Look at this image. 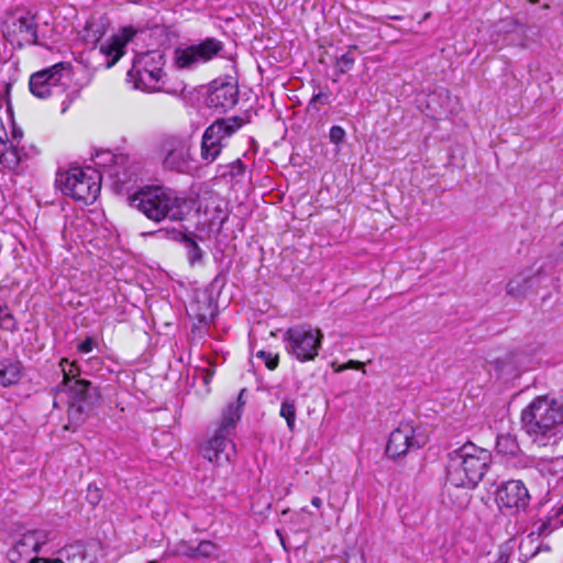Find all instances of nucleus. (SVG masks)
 Returning a JSON list of instances; mask_svg holds the SVG:
<instances>
[{
  "label": "nucleus",
  "mask_w": 563,
  "mask_h": 563,
  "mask_svg": "<svg viewBox=\"0 0 563 563\" xmlns=\"http://www.w3.org/2000/svg\"><path fill=\"white\" fill-rule=\"evenodd\" d=\"M130 205L140 210L147 219L159 222L164 219L180 221L201 203L166 187L152 186L137 190L130 198Z\"/></svg>",
  "instance_id": "obj_1"
},
{
  "label": "nucleus",
  "mask_w": 563,
  "mask_h": 563,
  "mask_svg": "<svg viewBox=\"0 0 563 563\" xmlns=\"http://www.w3.org/2000/svg\"><path fill=\"white\" fill-rule=\"evenodd\" d=\"M520 420L538 446L554 444L563 437V404L549 396L536 397L522 409Z\"/></svg>",
  "instance_id": "obj_2"
},
{
  "label": "nucleus",
  "mask_w": 563,
  "mask_h": 563,
  "mask_svg": "<svg viewBox=\"0 0 563 563\" xmlns=\"http://www.w3.org/2000/svg\"><path fill=\"white\" fill-rule=\"evenodd\" d=\"M492 453L466 442L448 455L446 479L455 486L474 489L492 465Z\"/></svg>",
  "instance_id": "obj_3"
},
{
  "label": "nucleus",
  "mask_w": 563,
  "mask_h": 563,
  "mask_svg": "<svg viewBox=\"0 0 563 563\" xmlns=\"http://www.w3.org/2000/svg\"><path fill=\"white\" fill-rule=\"evenodd\" d=\"M166 64L165 54L162 51H148L137 55L132 68L128 71V80L134 84V88L148 92L164 91L173 96H181L186 85L179 82L174 87L167 85V74L164 70Z\"/></svg>",
  "instance_id": "obj_4"
},
{
  "label": "nucleus",
  "mask_w": 563,
  "mask_h": 563,
  "mask_svg": "<svg viewBox=\"0 0 563 563\" xmlns=\"http://www.w3.org/2000/svg\"><path fill=\"white\" fill-rule=\"evenodd\" d=\"M241 418L239 405L231 404L223 411L221 422L212 438L200 449L201 455L211 463L223 465L230 463L235 456V444L231 435L234 432L235 423Z\"/></svg>",
  "instance_id": "obj_5"
},
{
  "label": "nucleus",
  "mask_w": 563,
  "mask_h": 563,
  "mask_svg": "<svg viewBox=\"0 0 563 563\" xmlns=\"http://www.w3.org/2000/svg\"><path fill=\"white\" fill-rule=\"evenodd\" d=\"M102 175L96 170H84L80 167H71L66 172H58L55 186L65 195L76 201L92 203L100 192Z\"/></svg>",
  "instance_id": "obj_6"
},
{
  "label": "nucleus",
  "mask_w": 563,
  "mask_h": 563,
  "mask_svg": "<svg viewBox=\"0 0 563 563\" xmlns=\"http://www.w3.org/2000/svg\"><path fill=\"white\" fill-rule=\"evenodd\" d=\"M286 351L297 361L305 363L313 361L322 345L323 333L310 324H298L284 333Z\"/></svg>",
  "instance_id": "obj_7"
},
{
  "label": "nucleus",
  "mask_w": 563,
  "mask_h": 563,
  "mask_svg": "<svg viewBox=\"0 0 563 563\" xmlns=\"http://www.w3.org/2000/svg\"><path fill=\"white\" fill-rule=\"evenodd\" d=\"M70 63L60 62L31 75L29 87L38 99L60 97L70 81Z\"/></svg>",
  "instance_id": "obj_8"
},
{
  "label": "nucleus",
  "mask_w": 563,
  "mask_h": 563,
  "mask_svg": "<svg viewBox=\"0 0 563 563\" xmlns=\"http://www.w3.org/2000/svg\"><path fill=\"white\" fill-rule=\"evenodd\" d=\"M241 117L218 119L203 132L201 139L200 156L206 164L213 163L225 146L224 141L231 137L242 125Z\"/></svg>",
  "instance_id": "obj_9"
},
{
  "label": "nucleus",
  "mask_w": 563,
  "mask_h": 563,
  "mask_svg": "<svg viewBox=\"0 0 563 563\" xmlns=\"http://www.w3.org/2000/svg\"><path fill=\"white\" fill-rule=\"evenodd\" d=\"M224 44L216 37H206L198 43L177 46L173 54V64L180 70L196 69L200 64H206L220 56Z\"/></svg>",
  "instance_id": "obj_10"
},
{
  "label": "nucleus",
  "mask_w": 563,
  "mask_h": 563,
  "mask_svg": "<svg viewBox=\"0 0 563 563\" xmlns=\"http://www.w3.org/2000/svg\"><path fill=\"white\" fill-rule=\"evenodd\" d=\"M100 394L98 388L92 387L86 379H76L69 386L68 418L69 422L79 426L89 416L98 402Z\"/></svg>",
  "instance_id": "obj_11"
},
{
  "label": "nucleus",
  "mask_w": 563,
  "mask_h": 563,
  "mask_svg": "<svg viewBox=\"0 0 563 563\" xmlns=\"http://www.w3.org/2000/svg\"><path fill=\"white\" fill-rule=\"evenodd\" d=\"M427 440V435L419 427L411 422H400L389 435L386 454L393 459L404 456L422 448Z\"/></svg>",
  "instance_id": "obj_12"
},
{
  "label": "nucleus",
  "mask_w": 563,
  "mask_h": 563,
  "mask_svg": "<svg viewBox=\"0 0 563 563\" xmlns=\"http://www.w3.org/2000/svg\"><path fill=\"white\" fill-rule=\"evenodd\" d=\"M495 500L499 509L515 514L528 507L530 495L522 481L510 479L498 486Z\"/></svg>",
  "instance_id": "obj_13"
},
{
  "label": "nucleus",
  "mask_w": 563,
  "mask_h": 563,
  "mask_svg": "<svg viewBox=\"0 0 563 563\" xmlns=\"http://www.w3.org/2000/svg\"><path fill=\"white\" fill-rule=\"evenodd\" d=\"M239 100V88L231 79L218 78L209 84L206 104L218 112L231 110Z\"/></svg>",
  "instance_id": "obj_14"
},
{
  "label": "nucleus",
  "mask_w": 563,
  "mask_h": 563,
  "mask_svg": "<svg viewBox=\"0 0 563 563\" xmlns=\"http://www.w3.org/2000/svg\"><path fill=\"white\" fill-rule=\"evenodd\" d=\"M44 543L45 536L42 531H26L14 541L7 558L10 563H32L35 560L32 555L38 552Z\"/></svg>",
  "instance_id": "obj_15"
},
{
  "label": "nucleus",
  "mask_w": 563,
  "mask_h": 563,
  "mask_svg": "<svg viewBox=\"0 0 563 563\" xmlns=\"http://www.w3.org/2000/svg\"><path fill=\"white\" fill-rule=\"evenodd\" d=\"M136 31L132 26H124L118 34L100 45V53L107 57V68L112 67L124 54L125 45L133 40Z\"/></svg>",
  "instance_id": "obj_16"
},
{
  "label": "nucleus",
  "mask_w": 563,
  "mask_h": 563,
  "mask_svg": "<svg viewBox=\"0 0 563 563\" xmlns=\"http://www.w3.org/2000/svg\"><path fill=\"white\" fill-rule=\"evenodd\" d=\"M38 24L34 15L30 13L20 16H13L7 24V33L19 37V44L25 42L31 45H38L37 35Z\"/></svg>",
  "instance_id": "obj_17"
},
{
  "label": "nucleus",
  "mask_w": 563,
  "mask_h": 563,
  "mask_svg": "<svg viewBox=\"0 0 563 563\" xmlns=\"http://www.w3.org/2000/svg\"><path fill=\"white\" fill-rule=\"evenodd\" d=\"M166 155L163 165L166 169L184 173L189 167L188 156L189 148L186 144L178 139H170L166 141Z\"/></svg>",
  "instance_id": "obj_18"
},
{
  "label": "nucleus",
  "mask_w": 563,
  "mask_h": 563,
  "mask_svg": "<svg viewBox=\"0 0 563 563\" xmlns=\"http://www.w3.org/2000/svg\"><path fill=\"white\" fill-rule=\"evenodd\" d=\"M563 526V503L552 507L550 512L544 517L537 519L532 523L531 532L528 538L537 536L538 538L548 537L554 530Z\"/></svg>",
  "instance_id": "obj_19"
},
{
  "label": "nucleus",
  "mask_w": 563,
  "mask_h": 563,
  "mask_svg": "<svg viewBox=\"0 0 563 563\" xmlns=\"http://www.w3.org/2000/svg\"><path fill=\"white\" fill-rule=\"evenodd\" d=\"M108 177L112 180L117 191H129L137 180V167L130 165H117L108 170Z\"/></svg>",
  "instance_id": "obj_20"
},
{
  "label": "nucleus",
  "mask_w": 563,
  "mask_h": 563,
  "mask_svg": "<svg viewBox=\"0 0 563 563\" xmlns=\"http://www.w3.org/2000/svg\"><path fill=\"white\" fill-rule=\"evenodd\" d=\"M62 563H96L97 556L90 554L82 543L66 545L59 551Z\"/></svg>",
  "instance_id": "obj_21"
},
{
  "label": "nucleus",
  "mask_w": 563,
  "mask_h": 563,
  "mask_svg": "<svg viewBox=\"0 0 563 563\" xmlns=\"http://www.w3.org/2000/svg\"><path fill=\"white\" fill-rule=\"evenodd\" d=\"M22 365L19 361L3 360L0 362V386L9 387L21 379Z\"/></svg>",
  "instance_id": "obj_22"
},
{
  "label": "nucleus",
  "mask_w": 563,
  "mask_h": 563,
  "mask_svg": "<svg viewBox=\"0 0 563 563\" xmlns=\"http://www.w3.org/2000/svg\"><path fill=\"white\" fill-rule=\"evenodd\" d=\"M203 214L205 223H208L210 229L221 228L228 219L227 211L219 203L214 205V202L206 203Z\"/></svg>",
  "instance_id": "obj_23"
},
{
  "label": "nucleus",
  "mask_w": 563,
  "mask_h": 563,
  "mask_svg": "<svg viewBox=\"0 0 563 563\" xmlns=\"http://www.w3.org/2000/svg\"><path fill=\"white\" fill-rule=\"evenodd\" d=\"M129 161V157L124 154H113L112 152L110 151H104V152H100V153H97L96 155V165L100 166L103 168V172H102V177L104 175L108 176V170L110 168H114V166H117L118 164L119 165H124L126 164Z\"/></svg>",
  "instance_id": "obj_24"
},
{
  "label": "nucleus",
  "mask_w": 563,
  "mask_h": 563,
  "mask_svg": "<svg viewBox=\"0 0 563 563\" xmlns=\"http://www.w3.org/2000/svg\"><path fill=\"white\" fill-rule=\"evenodd\" d=\"M496 451L503 455L515 456L519 452V444L516 437L509 433L498 435Z\"/></svg>",
  "instance_id": "obj_25"
},
{
  "label": "nucleus",
  "mask_w": 563,
  "mask_h": 563,
  "mask_svg": "<svg viewBox=\"0 0 563 563\" xmlns=\"http://www.w3.org/2000/svg\"><path fill=\"white\" fill-rule=\"evenodd\" d=\"M529 288L530 279L528 277H516L507 284L506 291L509 296L520 298L526 295Z\"/></svg>",
  "instance_id": "obj_26"
},
{
  "label": "nucleus",
  "mask_w": 563,
  "mask_h": 563,
  "mask_svg": "<svg viewBox=\"0 0 563 563\" xmlns=\"http://www.w3.org/2000/svg\"><path fill=\"white\" fill-rule=\"evenodd\" d=\"M195 548L190 545L187 541L181 540L177 542L172 549L167 550L163 559H166L168 556H185L188 559H195Z\"/></svg>",
  "instance_id": "obj_27"
},
{
  "label": "nucleus",
  "mask_w": 563,
  "mask_h": 563,
  "mask_svg": "<svg viewBox=\"0 0 563 563\" xmlns=\"http://www.w3.org/2000/svg\"><path fill=\"white\" fill-rule=\"evenodd\" d=\"M2 156L8 166L14 168L20 165L25 153L16 144H13V141H10V145L5 148Z\"/></svg>",
  "instance_id": "obj_28"
},
{
  "label": "nucleus",
  "mask_w": 563,
  "mask_h": 563,
  "mask_svg": "<svg viewBox=\"0 0 563 563\" xmlns=\"http://www.w3.org/2000/svg\"><path fill=\"white\" fill-rule=\"evenodd\" d=\"M279 416L286 420L288 429L292 431L296 423V405L292 399L283 400Z\"/></svg>",
  "instance_id": "obj_29"
},
{
  "label": "nucleus",
  "mask_w": 563,
  "mask_h": 563,
  "mask_svg": "<svg viewBox=\"0 0 563 563\" xmlns=\"http://www.w3.org/2000/svg\"><path fill=\"white\" fill-rule=\"evenodd\" d=\"M218 545L210 540H202L195 548V559H208L216 554Z\"/></svg>",
  "instance_id": "obj_30"
},
{
  "label": "nucleus",
  "mask_w": 563,
  "mask_h": 563,
  "mask_svg": "<svg viewBox=\"0 0 563 563\" xmlns=\"http://www.w3.org/2000/svg\"><path fill=\"white\" fill-rule=\"evenodd\" d=\"M356 48V45L350 46V49ZM355 63L354 56L351 54V51L342 54L336 58L335 68L338 74H346L350 71Z\"/></svg>",
  "instance_id": "obj_31"
},
{
  "label": "nucleus",
  "mask_w": 563,
  "mask_h": 563,
  "mask_svg": "<svg viewBox=\"0 0 563 563\" xmlns=\"http://www.w3.org/2000/svg\"><path fill=\"white\" fill-rule=\"evenodd\" d=\"M0 329L13 332L16 330V321L7 306H0Z\"/></svg>",
  "instance_id": "obj_32"
},
{
  "label": "nucleus",
  "mask_w": 563,
  "mask_h": 563,
  "mask_svg": "<svg viewBox=\"0 0 563 563\" xmlns=\"http://www.w3.org/2000/svg\"><path fill=\"white\" fill-rule=\"evenodd\" d=\"M158 233L166 236L167 240H169L172 242H187L188 246H194V247L198 246V244L192 239H190L186 233H184L180 230H172V231H168V230L162 231L161 230V231H158Z\"/></svg>",
  "instance_id": "obj_33"
},
{
  "label": "nucleus",
  "mask_w": 563,
  "mask_h": 563,
  "mask_svg": "<svg viewBox=\"0 0 563 563\" xmlns=\"http://www.w3.org/2000/svg\"><path fill=\"white\" fill-rule=\"evenodd\" d=\"M62 371L64 374V379L60 385H58L56 388L57 390L60 389L62 385H68L71 382V378L76 377L78 375V368L75 363H68L66 358H63L60 361Z\"/></svg>",
  "instance_id": "obj_34"
},
{
  "label": "nucleus",
  "mask_w": 563,
  "mask_h": 563,
  "mask_svg": "<svg viewBox=\"0 0 563 563\" xmlns=\"http://www.w3.org/2000/svg\"><path fill=\"white\" fill-rule=\"evenodd\" d=\"M256 357L264 362L265 366L269 371H274L277 368L279 364V355L277 353H273L271 351L261 350L256 353Z\"/></svg>",
  "instance_id": "obj_35"
},
{
  "label": "nucleus",
  "mask_w": 563,
  "mask_h": 563,
  "mask_svg": "<svg viewBox=\"0 0 563 563\" xmlns=\"http://www.w3.org/2000/svg\"><path fill=\"white\" fill-rule=\"evenodd\" d=\"M318 103L320 104H329L330 103V91H322L319 90L318 92L313 93L312 98L310 99L308 103V111L314 110L316 112L319 111Z\"/></svg>",
  "instance_id": "obj_36"
},
{
  "label": "nucleus",
  "mask_w": 563,
  "mask_h": 563,
  "mask_svg": "<svg viewBox=\"0 0 563 563\" xmlns=\"http://www.w3.org/2000/svg\"><path fill=\"white\" fill-rule=\"evenodd\" d=\"M345 135L346 133L344 129L340 125L331 126L329 132L330 142L336 145L341 144L344 141Z\"/></svg>",
  "instance_id": "obj_37"
},
{
  "label": "nucleus",
  "mask_w": 563,
  "mask_h": 563,
  "mask_svg": "<svg viewBox=\"0 0 563 563\" xmlns=\"http://www.w3.org/2000/svg\"><path fill=\"white\" fill-rule=\"evenodd\" d=\"M96 346V340L91 336L86 338L79 345L78 351L82 354L90 353Z\"/></svg>",
  "instance_id": "obj_38"
},
{
  "label": "nucleus",
  "mask_w": 563,
  "mask_h": 563,
  "mask_svg": "<svg viewBox=\"0 0 563 563\" xmlns=\"http://www.w3.org/2000/svg\"><path fill=\"white\" fill-rule=\"evenodd\" d=\"M87 499L90 504L97 505L101 500V493H100L99 488H97L96 486L92 487V485H89Z\"/></svg>",
  "instance_id": "obj_39"
},
{
  "label": "nucleus",
  "mask_w": 563,
  "mask_h": 563,
  "mask_svg": "<svg viewBox=\"0 0 563 563\" xmlns=\"http://www.w3.org/2000/svg\"><path fill=\"white\" fill-rule=\"evenodd\" d=\"M364 367V364L360 361H349L347 363L341 365L336 372H342V371H345V369H363Z\"/></svg>",
  "instance_id": "obj_40"
},
{
  "label": "nucleus",
  "mask_w": 563,
  "mask_h": 563,
  "mask_svg": "<svg viewBox=\"0 0 563 563\" xmlns=\"http://www.w3.org/2000/svg\"><path fill=\"white\" fill-rule=\"evenodd\" d=\"M202 258V252L201 249H190V252L188 254V260L191 265H196L201 262Z\"/></svg>",
  "instance_id": "obj_41"
},
{
  "label": "nucleus",
  "mask_w": 563,
  "mask_h": 563,
  "mask_svg": "<svg viewBox=\"0 0 563 563\" xmlns=\"http://www.w3.org/2000/svg\"><path fill=\"white\" fill-rule=\"evenodd\" d=\"M200 378L205 386H208L213 377V371L203 368L199 372Z\"/></svg>",
  "instance_id": "obj_42"
},
{
  "label": "nucleus",
  "mask_w": 563,
  "mask_h": 563,
  "mask_svg": "<svg viewBox=\"0 0 563 563\" xmlns=\"http://www.w3.org/2000/svg\"><path fill=\"white\" fill-rule=\"evenodd\" d=\"M22 139V131L21 130H13L12 131V137L7 141V143L10 144V141H13V144H16L19 146V143Z\"/></svg>",
  "instance_id": "obj_43"
},
{
  "label": "nucleus",
  "mask_w": 563,
  "mask_h": 563,
  "mask_svg": "<svg viewBox=\"0 0 563 563\" xmlns=\"http://www.w3.org/2000/svg\"><path fill=\"white\" fill-rule=\"evenodd\" d=\"M7 141H9V136L4 129L3 122L0 120V144L5 145Z\"/></svg>",
  "instance_id": "obj_44"
},
{
  "label": "nucleus",
  "mask_w": 563,
  "mask_h": 563,
  "mask_svg": "<svg viewBox=\"0 0 563 563\" xmlns=\"http://www.w3.org/2000/svg\"><path fill=\"white\" fill-rule=\"evenodd\" d=\"M32 563H62L59 558L57 559H45V558H35Z\"/></svg>",
  "instance_id": "obj_45"
},
{
  "label": "nucleus",
  "mask_w": 563,
  "mask_h": 563,
  "mask_svg": "<svg viewBox=\"0 0 563 563\" xmlns=\"http://www.w3.org/2000/svg\"><path fill=\"white\" fill-rule=\"evenodd\" d=\"M311 504H312V506H314L316 508L320 509V508L322 507V505H323V501H322V499H321L320 497H317V496H316V497H313V498L311 499Z\"/></svg>",
  "instance_id": "obj_46"
},
{
  "label": "nucleus",
  "mask_w": 563,
  "mask_h": 563,
  "mask_svg": "<svg viewBox=\"0 0 563 563\" xmlns=\"http://www.w3.org/2000/svg\"><path fill=\"white\" fill-rule=\"evenodd\" d=\"M509 562V555L501 551L498 556V563H508Z\"/></svg>",
  "instance_id": "obj_47"
},
{
  "label": "nucleus",
  "mask_w": 563,
  "mask_h": 563,
  "mask_svg": "<svg viewBox=\"0 0 563 563\" xmlns=\"http://www.w3.org/2000/svg\"><path fill=\"white\" fill-rule=\"evenodd\" d=\"M523 549H525V543L522 542L520 545V551H521V555L525 556L526 559L532 558L538 553V549H537L530 555H528L527 553H523Z\"/></svg>",
  "instance_id": "obj_48"
},
{
  "label": "nucleus",
  "mask_w": 563,
  "mask_h": 563,
  "mask_svg": "<svg viewBox=\"0 0 563 563\" xmlns=\"http://www.w3.org/2000/svg\"><path fill=\"white\" fill-rule=\"evenodd\" d=\"M366 34L365 33H358L356 35V40L361 43V44H366V41L363 38Z\"/></svg>",
  "instance_id": "obj_49"
},
{
  "label": "nucleus",
  "mask_w": 563,
  "mask_h": 563,
  "mask_svg": "<svg viewBox=\"0 0 563 563\" xmlns=\"http://www.w3.org/2000/svg\"><path fill=\"white\" fill-rule=\"evenodd\" d=\"M386 18L389 19V20H394V21L402 20L401 15H387Z\"/></svg>",
  "instance_id": "obj_50"
},
{
  "label": "nucleus",
  "mask_w": 563,
  "mask_h": 563,
  "mask_svg": "<svg viewBox=\"0 0 563 563\" xmlns=\"http://www.w3.org/2000/svg\"><path fill=\"white\" fill-rule=\"evenodd\" d=\"M430 16H431V12L424 13L422 19L419 21V23H422L423 21L428 20Z\"/></svg>",
  "instance_id": "obj_51"
},
{
  "label": "nucleus",
  "mask_w": 563,
  "mask_h": 563,
  "mask_svg": "<svg viewBox=\"0 0 563 563\" xmlns=\"http://www.w3.org/2000/svg\"><path fill=\"white\" fill-rule=\"evenodd\" d=\"M126 2L129 3H133V4H139L141 3L143 0H125Z\"/></svg>",
  "instance_id": "obj_52"
},
{
  "label": "nucleus",
  "mask_w": 563,
  "mask_h": 563,
  "mask_svg": "<svg viewBox=\"0 0 563 563\" xmlns=\"http://www.w3.org/2000/svg\"><path fill=\"white\" fill-rule=\"evenodd\" d=\"M368 20H372V21H375V22H379L380 20L378 18H375V16H367Z\"/></svg>",
  "instance_id": "obj_53"
},
{
  "label": "nucleus",
  "mask_w": 563,
  "mask_h": 563,
  "mask_svg": "<svg viewBox=\"0 0 563 563\" xmlns=\"http://www.w3.org/2000/svg\"><path fill=\"white\" fill-rule=\"evenodd\" d=\"M63 104H64L63 112H65L68 107V103H66V101H63Z\"/></svg>",
  "instance_id": "obj_54"
},
{
  "label": "nucleus",
  "mask_w": 563,
  "mask_h": 563,
  "mask_svg": "<svg viewBox=\"0 0 563 563\" xmlns=\"http://www.w3.org/2000/svg\"><path fill=\"white\" fill-rule=\"evenodd\" d=\"M356 25H357L358 29H362V30L365 29V26L360 24V23H356Z\"/></svg>",
  "instance_id": "obj_55"
},
{
  "label": "nucleus",
  "mask_w": 563,
  "mask_h": 563,
  "mask_svg": "<svg viewBox=\"0 0 563 563\" xmlns=\"http://www.w3.org/2000/svg\"><path fill=\"white\" fill-rule=\"evenodd\" d=\"M147 563H158L156 560L148 561Z\"/></svg>",
  "instance_id": "obj_56"
}]
</instances>
